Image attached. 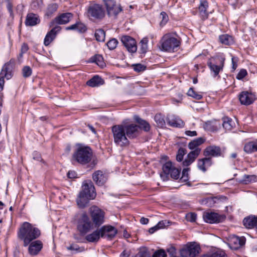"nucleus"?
I'll return each mask as SVG.
<instances>
[{"mask_svg": "<svg viewBox=\"0 0 257 257\" xmlns=\"http://www.w3.org/2000/svg\"><path fill=\"white\" fill-rule=\"evenodd\" d=\"M40 235V230L28 222L23 223L18 232V236L23 240L24 246H27L32 241L38 238Z\"/></svg>", "mask_w": 257, "mask_h": 257, "instance_id": "1", "label": "nucleus"}, {"mask_svg": "<svg viewBox=\"0 0 257 257\" xmlns=\"http://www.w3.org/2000/svg\"><path fill=\"white\" fill-rule=\"evenodd\" d=\"M92 156V150L89 147L79 146L72 155V162L85 165L91 162Z\"/></svg>", "mask_w": 257, "mask_h": 257, "instance_id": "2", "label": "nucleus"}, {"mask_svg": "<svg viewBox=\"0 0 257 257\" xmlns=\"http://www.w3.org/2000/svg\"><path fill=\"white\" fill-rule=\"evenodd\" d=\"M85 14L90 21L98 22L105 18L106 10L104 6L101 4L91 3L86 8Z\"/></svg>", "mask_w": 257, "mask_h": 257, "instance_id": "3", "label": "nucleus"}, {"mask_svg": "<svg viewBox=\"0 0 257 257\" xmlns=\"http://www.w3.org/2000/svg\"><path fill=\"white\" fill-rule=\"evenodd\" d=\"M114 143L116 145L120 147H125L129 145L130 142L126 137L124 125L116 124L111 127Z\"/></svg>", "mask_w": 257, "mask_h": 257, "instance_id": "4", "label": "nucleus"}, {"mask_svg": "<svg viewBox=\"0 0 257 257\" xmlns=\"http://www.w3.org/2000/svg\"><path fill=\"white\" fill-rule=\"evenodd\" d=\"M225 58L223 57H212L208 60L207 64L211 73H213V77H218L220 78L219 73L223 70L224 65Z\"/></svg>", "mask_w": 257, "mask_h": 257, "instance_id": "5", "label": "nucleus"}, {"mask_svg": "<svg viewBox=\"0 0 257 257\" xmlns=\"http://www.w3.org/2000/svg\"><path fill=\"white\" fill-rule=\"evenodd\" d=\"M93 224L86 213L80 215L77 221V228L82 236H84L93 228Z\"/></svg>", "mask_w": 257, "mask_h": 257, "instance_id": "6", "label": "nucleus"}, {"mask_svg": "<svg viewBox=\"0 0 257 257\" xmlns=\"http://www.w3.org/2000/svg\"><path fill=\"white\" fill-rule=\"evenodd\" d=\"M162 170L164 174H161L160 176L164 180L168 179L169 175L172 179L175 180L178 179L180 177L181 169L176 168L171 161L165 163L163 165Z\"/></svg>", "mask_w": 257, "mask_h": 257, "instance_id": "7", "label": "nucleus"}, {"mask_svg": "<svg viewBox=\"0 0 257 257\" xmlns=\"http://www.w3.org/2000/svg\"><path fill=\"white\" fill-rule=\"evenodd\" d=\"M200 245L195 242H190L185 245L180 250L182 257H196L200 253Z\"/></svg>", "mask_w": 257, "mask_h": 257, "instance_id": "8", "label": "nucleus"}, {"mask_svg": "<svg viewBox=\"0 0 257 257\" xmlns=\"http://www.w3.org/2000/svg\"><path fill=\"white\" fill-rule=\"evenodd\" d=\"M90 214L95 227H99L104 222L105 212L96 206L90 208Z\"/></svg>", "mask_w": 257, "mask_h": 257, "instance_id": "9", "label": "nucleus"}, {"mask_svg": "<svg viewBox=\"0 0 257 257\" xmlns=\"http://www.w3.org/2000/svg\"><path fill=\"white\" fill-rule=\"evenodd\" d=\"M161 46L163 50L167 52H174L178 47L180 42L177 38L169 36H165Z\"/></svg>", "mask_w": 257, "mask_h": 257, "instance_id": "10", "label": "nucleus"}, {"mask_svg": "<svg viewBox=\"0 0 257 257\" xmlns=\"http://www.w3.org/2000/svg\"><path fill=\"white\" fill-rule=\"evenodd\" d=\"M99 231L101 237L108 240L113 239L117 233V230L111 225H104L99 229Z\"/></svg>", "mask_w": 257, "mask_h": 257, "instance_id": "11", "label": "nucleus"}, {"mask_svg": "<svg viewBox=\"0 0 257 257\" xmlns=\"http://www.w3.org/2000/svg\"><path fill=\"white\" fill-rule=\"evenodd\" d=\"M121 42L126 50L130 53H135L137 50V42L135 39L127 35L121 37Z\"/></svg>", "mask_w": 257, "mask_h": 257, "instance_id": "12", "label": "nucleus"}, {"mask_svg": "<svg viewBox=\"0 0 257 257\" xmlns=\"http://www.w3.org/2000/svg\"><path fill=\"white\" fill-rule=\"evenodd\" d=\"M203 217L206 222L211 224L222 222L225 218L224 215L213 212H204Z\"/></svg>", "mask_w": 257, "mask_h": 257, "instance_id": "13", "label": "nucleus"}, {"mask_svg": "<svg viewBox=\"0 0 257 257\" xmlns=\"http://www.w3.org/2000/svg\"><path fill=\"white\" fill-rule=\"evenodd\" d=\"M105 5L108 16H116L121 11V6H117L114 0H105Z\"/></svg>", "mask_w": 257, "mask_h": 257, "instance_id": "14", "label": "nucleus"}, {"mask_svg": "<svg viewBox=\"0 0 257 257\" xmlns=\"http://www.w3.org/2000/svg\"><path fill=\"white\" fill-rule=\"evenodd\" d=\"M123 125L126 137H128L129 139L136 138L140 135V131L139 130L138 124L131 123Z\"/></svg>", "mask_w": 257, "mask_h": 257, "instance_id": "15", "label": "nucleus"}, {"mask_svg": "<svg viewBox=\"0 0 257 257\" xmlns=\"http://www.w3.org/2000/svg\"><path fill=\"white\" fill-rule=\"evenodd\" d=\"M238 98L240 103L244 105H248L252 103L255 100V95L247 91L241 92L238 95Z\"/></svg>", "mask_w": 257, "mask_h": 257, "instance_id": "16", "label": "nucleus"}, {"mask_svg": "<svg viewBox=\"0 0 257 257\" xmlns=\"http://www.w3.org/2000/svg\"><path fill=\"white\" fill-rule=\"evenodd\" d=\"M73 18L71 13H62L57 16L51 22L52 25H65L68 23Z\"/></svg>", "mask_w": 257, "mask_h": 257, "instance_id": "17", "label": "nucleus"}, {"mask_svg": "<svg viewBox=\"0 0 257 257\" xmlns=\"http://www.w3.org/2000/svg\"><path fill=\"white\" fill-rule=\"evenodd\" d=\"M203 155L205 157H218L222 156L221 148L218 146H210L205 148L203 151Z\"/></svg>", "mask_w": 257, "mask_h": 257, "instance_id": "18", "label": "nucleus"}, {"mask_svg": "<svg viewBox=\"0 0 257 257\" xmlns=\"http://www.w3.org/2000/svg\"><path fill=\"white\" fill-rule=\"evenodd\" d=\"M79 193H82L83 195L93 199L96 196V192L93 184L91 183L90 184L85 183L83 186V189Z\"/></svg>", "mask_w": 257, "mask_h": 257, "instance_id": "19", "label": "nucleus"}, {"mask_svg": "<svg viewBox=\"0 0 257 257\" xmlns=\"http://www.w3.org/2000/svg\"><path fill=\"white\" fill-rule=\"evenodd\" d=\"M29 253L32 255H36L41 251L43 248V243L40 240L32 241L29 244Z\"/></svg>", "mask_w": 257, "mask_h": 257, "instance_id": "20", "label": "nucleus"}, {"mask_svg": "<svg viewBox=\"0 0 257 257\" xmlns=\"http://www.w3.org/2000/svg\"><path fill=\"white\" fill-rule=\"evenodd\" d=\"M61 30V27L60 26H56L52 29L49 32L46 34L44 40V44L47 46L54 40L57 34Z\"/></svg>", "mask_w": 257, "mask_h": 257, "instance_id": "21", "label": "nucleus"}, {"mask_svg": "<svg viewBox=\"0 0 257 257\" xmlns=\"http://www.w3.org/2000/svg\"><path fill=\"white\" fill-rule=\"evenodd\" d=\"M92 179L96 184L99 186H103L107 180L106 176L100 170H97L93 174Z\"/></svg>", "mask_w": 257, "mask_h": 257, "instance_id": "22", "label": "nucleus"}, {"mask_svg": "<svg viewBox=\"0 0 257 257\" xmlns=\"http://www.w3.org/2000/svg\"><path fill=\"white\" fill-rule=\"evenodd\" d=\"M212 164V160L211 157H205L198 160L197 167L199 170L204 173L207 171V168L210 167Z\"/></svg>", "mask_w": 257, "mask_h": 257, "instance_id": "23", "label": "nucleus"}, {"mask_svg": "<svg viewBox=\"0 0 257 257\" xmlns=\"http://www.w3.org/2000/svg\"><path fill=\"white\" fill-rule=\"evenodd\" d=\"M201 149H196V150L191 151L187 155V158L183 161V165L186 167L190 165L199 155Z\"/></svg>", "mask_w": 257, "mask_h": 257, "instance_id": "24", "label": "nucleus"}, {"mask_svg": "<svg viewBox=\"0 0 257 257\" xmlns=\"http://www.w3.org/2000/svg\"><path fill=\"white\" fill-rule=\"evenodd\" d=\"M14 64L11 62L5 64L0 73V76L6 77L7 79H11L13 76Z\"/></svg>", "mask_w": 257, "mask_h": 257, "instance_id": "25", "label": "nucleus"}, {"mask_svg": "<svg viewBox=\"0 0 257 257\" xmlns=\"http://www.w3.org/2000/svg\"><path fill=\"white\" fill-rule=\"evenodd\" d=\"M40 23V19L38 15L34 13H29L27 14L25 22L27 26H34Z\"/></svg>", "mask_w": 257, "mask_h": 257, "instance_id": "26", "label": "nucleus"}, {"mask_svg": "<svg viewBox=\"0 0 257 257\" xmlns=\"http://www.w3.org/2000/svg\"><path fill=\"white\" fill-rule=\"evenodd\" d=\"M208 8V3L206 0H200V5L198 7L199 15L202 20L208 18V14L207 10Z\"/></svg>", "mask_w": 257, "mask_h": 257, "instance_id": "27", "label": "nucleus"}, {"mask_svg": "<svg viewBox=\"0 0 257 257\" xmlns=\"http://www.w3.org/2000/svg\"><path fill=\"white\" fill-rule=\"evenodd\" d=\"M243 151L248 154L257 152V139L249 141L244 144Z\"/></svg>", "mask_w": 257, "mask_h": 257, "instance_id": "28", "label": "nucleus"}, {"mask_svg": "<svg viewBox=\"0 0 257 257\" xmlns=\"http://www.w3.org/2000/svg\"><path fill=\"white\" fill-rule=\"evenodd\" d=\"M167 121L170 126L175 127H183L185 124L182 119L174 115L167 116Z\"/></svg>", "mask_w": 257, "mask_h": 257, "instance_id": "29", "label": "nucleus"}, {"mask_svg": "<svg viewBox=\"0 0 257 257\" xmlns=\"http://www.w3.org/2000/svg\"><path fill=\"white\" fill-rule=\"evenodd\" d=\"M134 119L138 124L139 130H142L145 132H149L150 131L151 126L148 121L142 119L138 115L134 116Z\"/></svg>", "mask_w": 257, "mask_h": 257, "instance_id": "30", "label": "nucleus"}, {"mask_svg": "<svg viewBox=\"0 0 257 257\" xmlns=\"http://www.w3.org/2000/svg\"><path fill=\"white\" fill-rule=\"evenodd\" d=\"M86 26L81 22H77L75 24L66 28V30H76L81 33H84L87 31Z\"/></svg>", "mask_w": 257, "mask_h": 257, "instance_id": "31", "label": "nucleus"}, {"mask_svg": "<svg viewBox=\"0 0 257 257\" xmlns=\"http://www.w3.org/2000/svg\"><path fill=\"white\" fill-rule=\"evenodd\" d=\"M257 217L253 215H249L245 217L243 220V225L245 228L251 229L255 227Z\"/></svg>", "mask_w": 257, "mask_h": 257, "instance_id": "32", "label": "nucleus"}, {"mask_svg": "<svg viewBox=\"0 0 257 257\" xmlns=\"http://www.w3.org/2000/svg\"><path fill=\"white\" fill-rule=\"evenodd\" d=\"M104 80L98 75H95L86 82V84L92 87H98L103 84Z\"/></svg>", "mask_w": 257, "mask_h": 257, "instance_id": "33", "label": "nucleus"}, {"mask_svg": "<svg viewBox=\"0 0 257 257\" xmlns=\"http://www.w3.org/2000/svg\"><path fill=\"white\" fill-rule=\"evenodd\" d=\"M245 242V238L244 237H238L237 236L233 237L230 241L231 245L234 244L233 247L235 249H238L243 246Z\"/></svg>", "mask_w": 257, "mask_h": 257, "instance_id": "34", "label": "nucleus"}, {"mask_svg": "<svg viewBox=\"0 0 257 257\" xmlns=\"http://www.w3.org/2000/svg\"><path fill=\"white\" fill-rule=\"evenodd\" d=\"M205 141V139L203 138L200 137L197 138L191 141L188 145V148L192 151L196 150V149H201L199 146L203 144Z\"/></svg>", "mask_w": 257, "mask_h": 257, "instance_id": "35", "label": "nucleus"}, {"mask_svg": "<svg viewBox=\"0 0 257 257\" xmlns=\"http://www.w3.org/2000/svg\"><path fill=\"white\" fill-rule=\"evenodd\" d=\"M91 199L83 195L82 193H79L78 197L77 199V204L79 208H84L86 207Z\"/></svg>", "mask_w": 257, "mask_h": 257, "instance_id": "36", "label": "nucleus"}, {"mask_svg": "<svg viewBox=\"0 0 257 257\" xmlns=\"http://www.w3.org/2000/svg\"><path fill=\"white\" fill-rule=\"evenodd\" d=\"M99 232V229H96L92 233L86 235L85 239L89 242H97L101 237L100 233Z\"/></svg>", "mask_w": 257, "mask_h": 257, "instance_id": "37", "label": "nucleus"}, {"mask_svg": "<svg viewBox=\"0 0 257 257\" xmlns=\"http://www.w3.org/2000/svg\"><path fill=\"white\" fill-rule=\"evenodd\" d=\"M257 181V177L255 175H244L242 178L238 180V183L242 185H247Z\"/></svg>", "mask_w": 257, "mask_h": 257, "instance_id": "38", "label": "nucleus"}, {"mask_svg": "<svg viewBox=\"0 0 257 257\" xmlns=\"http://www.w3.org/2000/svg\"><path fill=\"white\" fill-rule=\"evenodd\" d=\"M89 62L91 63H95L101 68H103L105 66L103 58L102 55L99 54H96L91 57L90 58Z\"/></svg>", "mask_w": 257, "mask_h": 257, "instance_id": "39", "label": "nucleus"}, {"mask_svg": "<svg viewBox=\"0 0 257 257\" xmlns=\"http://www.w3.org/2000/svg\"><path fill=\"white\" fill-rule=\"evenodd\" d=\"M149 40L147 38H144L140 42V51L142 55L144 56L148 49Z\"/></svg>", "mask_w": 257, "mask_h": 257, "instance_id": "40", "label": "nucleus"}, {"mask_svg": "<svg viewBox=\"0 0 257 257\" xmlns=\"http://www.w3.org/2000/svg\"><path fill=\"white\" fill-rule=\"evenodd\" d=\"M222 126L226 131H230L233 127V121L231 118L228 117H224L222 118Z\"/></svg>", "mask_w": 257, "mask_h": 257, "instance_id": "41", "label": "nucleus"}, {"mask_svg": "<svg viewBox=\"0 0 257 257\" xmlns=\"http://www.w3.org/2000/svg\"><path fill=\"white\" fill-rule=\"evenodd\" d=\"M58 8V5L56 3L49 4L46 10V15L49 17H52Z\"/></svg>", "mask_w": 257, "mask_h": 257, "instance_id": "42", "label": "nucleus"}, {"mask_svg": "<svg viewBox=\"0 0 257 257\" xmlns=\"http://www.w3.org/2000/svg\"><path fill=\"white\" fill-rule=\"evenodd\" d=\"M219 40L221 44L225 45H229L232 43V37L227 34L220 35Z\"/></svg>", "mask_w": 257, "mask_h": 257, "instance_id": "43", "label": "nucleus"}, {"mask_svg": "<svg viewBox=\"0 0 257 257\" xmlns=\"http://www.w3.org/2000/svg\"><path fill=\"white\" fill-rule=\"evenodd\" d=\"M154 119L158 127L163 128L165 126L166 122L164 119V116L161 114H156Z\"/></svg>", "mask_w": 257, "mask_h": 257, "instance_id": "44", "label": "nucleus"}, {"mask_svg": "<svg viewBox=\"0 0 257 257\" xmlns=\"http://www.w3.org/2000/svg\"><path fill=\"white\" fill-rule=\"evenodd\" d=\"M95 37L98 42H103L105 39V32L102 29H98L95 31Z\"/></svg>", "mask_w": 257, "mask_h": 257, "instance_id": "45", "label": "nucleus"}, {"mask_svg": "<svg viewBox=\"0 0 257 257\" xmlns=\"http://www.w3.org/2000/svg\"><path fill=\"white\" fill-rule=\"evenodd\" d=\"M187 95L198 100H201L203 97L201 94H199L196 91H195L193 87H191L189 88V90L187 92Z\"/></svg>", "mask_w": 257, "mask_h": 257, "instance_id": "46", "label": "nucleus"}, {"mask_svg": "<svg viewBox=\"0 0 257 257\" xmlns=\"http://www.w3.org/2000/svg\"><path fill=\"white\" fill-rule=\"evenodd\" d=\"M187 153V151L185 148H180L178 150L176 155V160L178 162H181L183 160L184 156Z\"/></svg>", "mask_w": 257, "mask_h": 257, "instance_id": "47", "label": "nucleus"}, {"mask_svg": "<svg viewBox=\"0 0 257 257\" xmlns=\"http://www.w3.org/2000/svg\"><path fill=\"white\" fill-rule=\"evenodd\" d=\"M225 253L223 251L219 250L212 253L204 254L201 257H225Z\"/></svg>", "mask_w": 257, "mask_h": 257, "instance_id": "48", "label": "nucleus"}, {"mask_svg": "<svg viewBox=\"0 0 257 257\" xmlns=\"http://www.w3.org/2000/svg\"><path fill=\"white\" fill-rule=\"evenodd\" d=\"M118 41L115 38L111 39L106 44L108 48L110 50H114L116 47Z\"/></svg>", "mask_w": 257, "mask_h": 257, "instance_id": "49", "label": "nucleus"}, {"mask_svg": "<svg viewBox=\"0 0 257 257\" xmlns=\"http://www.w3.org/2000/svg\"><path fill=\"white\" fill-rule=\"evenodd\" d=\"M132 67L135 71L137 72H143L146 69V66L140 63L133 64Z\"/></svg>", "mask_w": 257, "mask_h": 257, "instance_id": "50", "label": "nucleus"}, {"mask_svg": "<svg viewBox=\"0 0 257 257\" xmlns=\"http://www.w3.org/2000/svg\"><path fill=\"white\" fill-rule=\"evenodd\" d=\"M32 73V70L30 67L26 66L22 69L23 76L25 78L30 77Z\"/></svg>", "mask_w": 257, "mask_h": 257, "instance_id": "51", "label": "nucleus"}, {"mask_svg": "<svg viewBox=\"0 0 257 257\" xmlns=\"http://www.w3.org/2000/svg\"><path fill=\"white\" fill-rule=\"evenodd\" d=\"M42 3V0H34L31 4V7L34 10H37L41 8Z\"/></svg>", "mask_w": 257, "mask_h": 257, "instance_id": "52", "label": "nucleus"}, {"mask_svg": "<svg viewBox=\"0 0 257 257\" xmlns=\"http://www.w3.org/2000/svg\"><path fill=\"white\" fill-rule=\"evenodd\" d=\"M160 19H161L160 25L162 26H164L169 20L168 16L165 12H162L160 13Z\"/></svg>", "mask_w": 257, "mask_h": 257, "instance_id": "53", "label": "nucleus"}, {"mask_svg": "<svg viewBox=\"0 0 257 257\" xmlns=\"http://www.w3.org/2000/svg\"><path fill=\"white\" fill-rule=\"evenodd\" d=\"M189 168H184L182 171V177L180 178V180L182 182H185L189 179L188 177V171Z\"/></svg>", "mask_w": 257, "mask_h": 257, "instance_id": "54", "label": "nucleus"}, {"mask_svg": "<svg viewBox=\"0 0 257 257\" xmlns=\"http://www.w3.org/2000/svg\"><path fill=\"white\" fill-rule=\"evenodd\" d=\"M170 224V222L169 221H168L167 220H161V221H159L157 223V225L158 227L159 228V229H162V228H164L166 226H169Z\"/></svg>", "mask_w": 257, "mask_h": 257, "instance_id": "55", "label": "nucleus"}, {"mask_svg": "<svg viewBox=\"0 0 257 257\" xmlns=\"http://www.w3.org/2000/svg\"><path fill=\"white\" fill-rule=\"evenodd\" d=\"M166 252L163 249H160L156 251L153 255V257H166Z\"/></svg>", "mask_w": 257, "mask_h": 257, "instance_id": "56", "label": "nucleus"}, {"mask_svg": "<svg viewBox=\"0 0 257 257\" xmlns=\"http://www.w3.org/2000/svg\"><path fill=\"white\" fill-rule=\"evenodd\" d=\"M247 74V71L245 69H242L240 70L236 75V79L238 80H241L244 78Z\"/></svg>", "mask_w": 257, "mask_h": 257, "instance_id": "57", "label": "nucleus"}, {"mask_svg": "<svg viewBox=\"0 0 257 257\" xmlns=\"http://www.w3.org/2000/svg\"><path fill=\"white\" fill-rule=\"evenodd\" d=\"M167 252L171 257L172 256H177L176 254V249L173 246H171L167 249Z\"/></svg>", "mask_w": 257, "mask_h": 257, "instance_id": "58", "label": "nucleus"}, {"mask_svg": "<svg viewBox=\"0 0 257 257\" xmlns=\"http://www.w3.org/2000/svg\"><path fill=\"white\" fill-rule=\"evenodd\" d=\"M188 220L190 222H194L196 219V214L194 213H190L187 216Z\"/></svg>", "mask_w": 257, "mask_h": 257, "instance_id": "59", "label": "nucleus"}, {"mask_svg": "<svg viewBox=\"0 0 257 257\" xmlns=\"http://www.w3.org/2000/svg\"><path fill=\"white\" fill-rule=\"evenodd\" d=\"M28 49L29 48L27 44L24 43L21 47V53L20 54V56L22 57L23 54L27 52V51L28 50Z\"/></svg>", "mask_w": 257, "mask_h": 257, "instance_id": "60", "label": "nucleus"}, {"mask_svg": "<svg viewBox=\"0 0 257 257\" xmlns=\"http://www.w3.org/2000/svg\"><path fill=\"white\" fill-rule=\"evenodd\" d=\"M67 177L69 178H75L77 177V173L74 171H69L67 173Z\"/></svg>", "mask_w": 257, "mask_h": 257, "instance_id": "61", "label": "nucleus"}, {"mask_svg": "<svg viewBox=\"0 0 257 257\" xmlns=\"http://www.w3.org/2000/svg\"><path fill=\"white\" fill-rule=\"evenodd\" d=\"M33 159L34 160H36L38 161H40L41 160V155L39 153H38L37 152H35L33 153Z\"/></svg>", "mask_w": 257, "mask_h": 257, "instance_id": "62", "label": "nucleus"}, {"mask_svg": "<svg viewBox=\"0 0 257 257\" xmlns=\"http://www.w3.org/2000/svg\"><path fill=\"white\" fill-rule=\"evenodd\" d=\"M185 134L188 136L193 137L197 135V133L196 131H187L185 132Z\"/></svg>", "mask_w": 257, "mask_h": 257, "instance_id": "63", "label": "nucleus"}, {"mask_svg": "<svg viewBox=\"0 0 257 257\" xmlns=\"http://www.w3.org/2000/svg\"><path fill=\"white\" fill-rule=\"evenodd\" d=\"M138 257H151V256L148 252L142 251L138 254Z\"/></svg>", "mask_w": 257, "mask_h": 257, "instance_id": "64", "label": "nucleus"}]
</instances>
